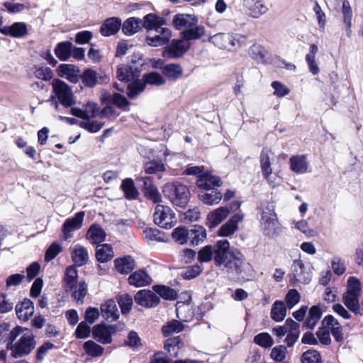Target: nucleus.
Wrapping results in <instances>:
<instances>
[{"label":"nucleus","mask_w":363,"mask_h":363,"mask_svg":"<svg viewBox=\"0 0 363 363\" xmlns=\"http://www.w3.org/2000/svg\"><path fill=\"white\" fill-rule=\"evenodd\" d=\"M153 363H195L193 360H177L172 361L169 358L165 356L163 353H156L152 359Z\"/></svg>","instance_id":"64"},{"label":"nucleus","mask_w":363,"mask_h":363,"mask_svg":"<svg viewBox=\"0 0 363 363\" xmlns=\"http://www.w3.org/2000/svg\"><path fill=\"white\" fill-rule=\"evenodd\" d=\"M294 276L296 281L308 284L311 280V272L304 266L301 260H295L293 264Z\"/></svg>","instance_id":"27"},{"label":"nucleus","mask_w":363,"mask_h":363,"mask_svg":"<svg viewBox=\"0 0 363 363\" xmlns=\"http://www.w3.org/2000/svg\"><path fill=\"white\" fill-rule=\"evenodd\" d=\"M121 187L127 199L134 200L138 197L139 192L138 191L132 179L127 178L123 180Z\"/></svg>","instance_id":"40"},{"label":"nucleus","mask_w":363,"mask_h":363,"mask_svg":"<svg viewBox=\"0 0 363 363\" xmlns=\"http://www.w3.org/2000/svg\"><path fill=\"white\" fill-rule=\"evenodd\" d=\"M117 331L114 325L98 324L93 328V337L99 342L106 345L112 342V335Z\"/></svg>","instance_id":"12"},{"label":"nucleus","mask_w":363,"mask_h":363,"mask_svg":"<svg viewBox=\"0 0 363 363\" xmlns=\"http://www.w3.org/2000/svg\"><path fill=\"white\" fill-rule=\"evenodd\" d=\"M321 314L320 308L318 306H312L309 311L308 317L305 322L306 327L313 329L320 319Z\"/></svg>","instance_id":"47"},{"label":"nucleus","mask_w":363,"mask_h":363,"mask_svg":"<svg viewBox=\"0 0 363 363\" xmlns=\"http://www.w3.org/2000/svg\"><path fill=\"white\" fill-rule=\"evenodd\" d=\"M322 324L329 332H331L336 341L340 342L342 340L343 336L341 325L332 315L325 317Z\"/></svg>","instance_id":"25"},{"label":"nucleus","mask_w":363,"mask_h":363,"mask_svg":"<svg viewBox=\"0 0 363 363\" xmlns=\"http://www.w3.org/2000/svg\"><path fill=\"white\" fill-rule=\"evenodd\" d=\"M80 79L85 86L94 87L97 83V72L94 69H86L80 74Z\"/></svg>","instance_id":"48"},{"label":"nucleus","mask_w":363,"mask_h":363,"mask_svg":"<svg viewBox=\"0 0 363 363\" xmlns=\"http://www.w3.org/2000/svg\"><path fill=\"white\" fill-rule=\"evenodd\" d=\"M165 167L160 161H150L145 164V171L147 174H155L164 171Z\"/></svg>","instance_id":"63"},{"label":"nucleus","mask_w":363,"mask_h":363,"mask_svg":"<svg viewBox=\"0 0 363 363\" xmlns=\"http://www.w3.org/2000/svg\"><path fill=\"white\" fill-rule=\"evenodd\" d=\"M290 169L298 174L308 172L309 162L305 155H294L289 159Z\"/></svg>","instance_id":"19"},{"label":"nucleus","mask_w":363,"mask_h":363,"mask_svg":"<svg viewBox=\"0 0 363 363\" xmlns=\"http://www.w3.org/2000/svg\"><path fill=\"white\" fill-rule=\"evenodd\" d=\"M21 336L11 348L14 358L21 357L29 354L35 347V340L33 332L26 328L16 326L9 335V340L13 342L17 337Z\"/></svg>","instance_id":"3"},{"label":"nucleus","mask_w":363,"mask_h":363,"mask_svg":"<svg viewBox=\"0 0 363 363\" xmlns=\"http://www.w3.org/2000/svg\"><path fill=\"white\" fill-rule=\"evenodd\" d=\"M135 301L141 306L153 308L158 305L160 297L150 290H140L135 294Z\"/></svg>","instance_id":"16"},{"label":"nucleus","mask_w":363,"mask_h":363,"mask_svg":"<svg viewBox=\"0 0 363 363\" xmlns=\"http://www.w3.org/2000/svg\"><path fill=\"white\" fill-rule=\"evenodd\" d=\"M289 323H290V325L286 333L285 342L288 347H292L299 337L300 325L292 319L290 320Z\"/></svg>","instance_id":"39"},{"label":"nucleus","mask_w":363,"mask_h":363,"mask_svg":"<svg viewBox=\"0 0 363 363\" xmlns=\"http://www.w3.org/2000/svg\"><path fill=\"white\" fill-rule=\"evenodd\" d=\"M145 85L146 83L152 85H162L165 83V79L163 77L157 72H150L143 76V80H142Z\"/></svg>","instance_id":"59"},{"label":"nucleus","mask_w":363,"mask_h":363,"mask_svg":"<svg viewBox=\"0 0 363 363\" xmlns=\"http://www.w3.org/2000/svg\"><path fill=\"white\" fill-rule=\"evenodd\" d=\"M34 76L44 81H50L53 77V72L52 69L45 66H35L33 68Z\"/></svg>","instance_id":"54"},{"label":"nucleus","mask_w":363,"mask_h":363,"mask_svg":"<svg viewBox=\"0 0 363 363\" xmlns=\"http://www.w3.org/2000/svg\"><path fill=\"white\" fill-rule=\"evenodd\" d=\"M184 328V325L181 321L173 320L162 327V333L164 335L167 336L174 333H180Z\"/></svg>","instance_id":"55"},{"label":"nucleus","mask_w":363,"mask_h":363,"mask_svg":"<svg viewBox=\"0 0 363 363\" xmlns=\"http://www.w3.org/2000/svg\"><path fill=\"white\" fill-rule=\"evenodd\" d=\"M287 349L284 345H279L272 349L270 357L276 362H282L286 356Z\"/></svg>","instance_id":"61"},{"label":"nucleus","mask_w":363,"mask_h":363,"mask_svg":"<svg viewBox=\"0 0 363 363\" xmlns=\"http://www.w3.org/2000/svg\"><path fill=\"white\" fill-rule=\"evenodd\" d=\"M342 13L344 23L347 27V34L349 36L351 33L352 11L350 3L347 0H344L342 2Z\"/></svg>","instance_id":"50"},{"label":"nucleus","mask_w":363,"mask_h":363,"mask_svg":"<svg viewBox=\"0 0 363 363\" xmlns=\"http://www.w3.org/2000/svg\"><path fill=\"white\" fill-rule=\"evenodd\" d=\"M106 234L99 225H92L86 233V238L92 244H99L105 240Z\"/></svg>","instance_id":"33"},{"label":"nucleus","mask_w":363,"mask_h":363,"mask_svg":"<svg viewBox=\"0 0 363 363\" xmlns=\"http://www.w3.org/2000/svg\"><path fill=\"white\" fill-rule=\"evenodd\" d=\"M155 291L164 299L174 300L177 298V292L169 287L157 286L155 287Z\"/></svg>","instance_id":"60"},{"label":"nucleus","mask_w":363,"mask_h":363,"mask_svg":"<svg viewBox=\"0 0 363 363\" xmlns=\"http://www.w3.org/2000/svg\"><path fill=\"white\" fill-rule=\"evenodd\" d=\"M142 26V20L137 18H129L123 24L122 30L127 35H132L138 32Z\"/></svg>","instance_id":"41"},{"label":"nucleus","mask_w":363,"mask_h":363,"mask_svg":"<svg viewBox=\"0 0 363 363\" xmlns=\"http://www.w3.org/2000/svg\"><path fill=\"white\" fill-rule=\"evenodd\" d=\"M254 342L257 345L264 348L270 347L274 344L272 337L267 333H262L255 335L254 337Z\"/></svg>","instance_id":"58"},{"label":"nucleus","mask_w":363,"mask_h":363,"mask_svg":"<svg viewBox=\"0 0 363 363\" xmlns=\"http://www.w3.org/2000/svg\"><path fill=\"white\" fill-rule=\"evenodd\" d=\"M84 215V211H80L77 213L73 218L65 220L62 226L63 238L65 240L71 239L73 237V233L82 228Z\"/></svg>","instance_id":"13"},{"label":"nucleus","mask_w":363,"mask_h":363,"mask_svg":"<svg viewBox=\"0 0 363 363\" xmlns=\"http://www.w3.org/2000/svg\"><path fill=\"white\" fill-rule=\"evenodd\" d=\"M272 203L265 202L260 206L259 228L262 234L269 239L279 236L283 227L279 223Z\"/></svg>","instance_id":"4"},{"label":"nucleus","mask_w":363,"mask_h":363,"mask_svg":"<svg viewBox=\"0 0 363 363\" xmlns=\"http://www.w3.org/2000/svg\"><path fill=\"white\" fill-rule=\"evenodd\" d=\"M77 270L75 267L70 266L66 269L63 286L67 291L73 290L76 284L79 283L77 282Z\"/></svg>","instance_id":"34"},{"label":"nucleus","mask_w":363,"mask_h":363,"mask_svg":"<svg viewBox=\"0 0 363 363\" xmlns=\"http://www.w3.org/2000/svg\"><path fill=\"white\" fill-rule=\"evenodd\" d=\"M166 23L164 18L157 16L154 13H149L145 16L142 26L148 31H155L161 28Z\"/></svg>","instance_id":"28"},{"label":"nucleus","mask_w":363,"mask_h":363,"mask_svg":"<svg viewBox=\"0 0 363 363\" xmlns=\"http://www.w3.org/2000/svg\"><path fill=\"white\" fill-rule=\"evenodd\" d=\"M200 199L206 205L213 206L218 204L222 199L220 192L211 191V193H203L199 194Z\"/></svg>","instance_id":"51"},{"label":"nucleus","mask_w":363,"mask_h":363,"mask_svg":"<svg viewBox=\"0 0 363 363\" xmlns=\"http://www.w3.org/2000/svg\"><path fill=\"white\" fill-rule=\"evenodd\" d=\"M143 63L133 62L131 65H120L117 67L116 77L125 84H128L127 94L133 99L143 92L145 89V83L139 79Z\"/></svg>","instance_id":"2"},{"label":"nucleus","mask_w":363,"mask_h":363,"mask_svg":"<svg viewBox=\"0 0 363 363\" xmlns=\"http://www.w3.org/2000/svg\"><path fill=\"white\" fill-rule=\"evenodd\" d=\"M152 279L143 269H139L132 273L128 277V283L136 287H143L150 284Z\"/></svg>","instance_id":"26"},{"label":"nucleus","mask_w":363,"mask_h":363,"mask_svg":"<svg viewBox=\"0 0 363 363\" xmlns=\"http://www.w3.org/2000/svg\"><path fill=\"white\" fill-rule=\"evenodd\" d=\"M114 256L113 250L111 245L102 244L96 246V257L100 262H106Z\"/></svg>","instance_id":"38"},{"label":"nucleus","mask_w":363,"mask_h":363,"mask_svg":"<svg viewBox=\"0 0 363 363\" xmlns=\"http://www.w3.org/2000/svg\"><path fill=\"white\" fill-rule=\"evenodd\" d=\"M164 196L174 205L184 206L189 199V191L186 186L180 183H169L163 189Z\"/></svg>","instance_id":"8"},{"label":"nucleus","mask_w":363,"mask_h":363,"mask_svg":"<svg viewBox=\"0 0 363 363\" xmlns=\"http://www.w3.org/2000/svg\"><path fill=\"white\" fill-rule=\"evenodd\" d=\"M184 345L181 338L177 336L167 339L164 342V349L169 355L177 357Z\"/></svg>","instance_id":"36"},{"label":"nucleus","mask_w":363,"mask_h":363,"mask_svg":"<svg viewBox=\"0 0 363 363\" xmlns=\"http://www.w3.org/2000/svg\"><path fill=\"white\" fill-rule=\"evenodd\" d=\"M189 40L184 38L173 40L170 45L165 47L163 56L167 58H177L182 56L190 46Z\"/></svg>","instance_id":"14"},{"label":"nucleus","mask_w":363,"mask_h":363,"mask_svg":"<svg viewBox=\"0 0 363 363\" xmlns=\"http://www.w3.org/2000/svg\"><path fill=\"white\" fill-rule=\"evenodd\" d=\"M230 210L227 207H219L210 212L207 217L208 224L210 228H214L219 225L229 214Z\"/></svg>","instance_id":"30"},{"label":"nucleus","mask_w":363,"mask_h":363,"mask_svg":"<svg viewBox=\"0 0 363 363\" xmlns=\"http://www.w3.org/2000/svg\"><path fill=\"white\" fill-rule=\"evenodd\" d=\"M216 266L225 270L229 274L239 275L244 264V258L242 253L235 249L230 248V243L227 240L217 241Z\"/></svg>","instance_id":"1"},{"label":"nucleus","mask_w":363,"mask_h":363,"mask_svg":"<svg viewBox=\"0 0 363 363\" xmlns=\"http://www.w3.org/2000/svg\"><path fill=\"white\" fill-rule=\"evenodd\" d=\"M177 315L181 321L188 322L192 318L193 312L189 305L177 303Z\"/></svg>","instance_id":"52"},{"label":"nucleus","mask_w":363,"mask_h":363,"mask_svg":"<svg viewBox=\"0 0 363 363\" xmlns=\"http://www.w3.org/2000/svg\"><path fill=\"white\" fill-rule=\"evenodd\" d=\"M118 303L121 307L122 313L125 314L130 311L133 306V299L130 295L124 294L121 296Z\"/></svg>","instance_id":"62"},{"label":"nucleus","mask_w":363,"mask_h":363,"mask_svg":"<svg viewBox=\"0 0 363 363\" xmlns=\"http://www.w3.org/2000/svg\"><path fill=\"white\" fill-rule=\"evenodd\" d=\"M121 26V21L118 18H110L101 25L100 32L104 36L116 34Z\"/></svg>","instance_id":"31"},{"label":"nucleus","mask_w":363,"mask_h":363,"mask_svg":"<svg viewBox=\"0 0 363 363\" xmlns=\"http://www.w3.org/2000/svg\"><path fill=\"white\" fill-rule=\"evenodd\" d=\"M115 267L121 274H127L130 272L135 266L134 259L130 256L115 259Z\"/></svg>","instance_id":"35"},{"label":"nucleus","mask_w":363,"mask_h":363,"mask_svg":"<svg viewBox=\"0 0 363 363\" xmlns=\"http://www.w3.org/2000/svg\"><path fill=\"white\" fill-rule=\"evenodd\" d=\"M154 221L158 226L169 229L176 225L177 218L169 206L158 204L154 213Z\"/></svg>","instance_id":"10"},{"label":"nucleus","mask_w":363,"mask_h":363,"mask_svg":"<svg viewBox=\"0 0 363 363\" xmlns=\"http://www.w3.org/2000/svg\"><path fill=\"white\" fill-rule=\"evenodd\" d=\"M85 353L91 357H99L103 355L104 349L93 340H88L83 344Z\"/></svg>","instance_id":"44"},{"label":"nucleus","mask_w":363,"mask_h":363,"mask_svg":"<svg viewBox=\"0 0 363 363\" xmlns=\"http://www.w3.org/2000/svg\"><path fill=\"white\" fill-rule=\"evenodd\" d=\"M72 47L70 42L60 43L55 49V54L60 60L66 61L71 56Z\"/></svg>","instance_id":"45"},{"label":"nucleus","mask_w":363,"mask_h":363,"mask_svg":"<svg viewBox=\"0 0 363 363\" xmlns=\"http://www.w3.org/2000/svg\"><path fill=\"white\" fill-rule=\"evenodd\" d=\"M198 19L194 15L179 13L174 16L173 25L177 30H183L182 38L185 40H196L205 33L203 26H198Z\"/></svg>","instance_id":"5"},{"label":"nucleus","mask_w":363,"mask_h":363,"mask_svg":"<svg viewBox=\"0 0 363 363\" xmlns=\"http://www.w3.org/2000/svg\"><path fill=\"white\" fill-rule=\"evenodd\" d=\"M52 93L58 101L65 107L75 104V97L71 87L64 81L55 79L52 82Z\"/></svg>","instance_id":"9"},{"label":"nucleus","mask_w":363,"mask_h":363,"mask_svg":"<svg viewBox=\"0 0 363 363\" xmlns=\"http://www.w3.org/2000/svg\"><path fill=\"white\" fill-rule=\"evenodd\" d=\"M0 32L13 38H23L28 33L27 25L23 22H15L11 26L0 28Z\"/></svg>","instance_id":"20"},{"label":"nucleus","mask_w":363,"mask_h":363,"mask_svg":"<svg viewBox=\"0 0 363 363\" xmlns=\"http://www.w3.org/2000/svg\"><path fill=\"white\" fill-rule=\"evenodd\" d=\"M101 315L108 321H115L119 318V311L116 302L113 299H108L101 303Z\"/></svg>","instance_id":"23"},{"label":"nucleus","mask_w":363,"mask_h":363,"mask_svg":"<svg viewBox=\"0 0 363 363\" xmlns=\"http://www.w3.org/2000/svg\"><path fill=\"white\" fill-rule=\"evenodd\" d=\"M189 242L192 245H198L203 241L206 237V229L201 226L195 225L189 229Z\"/></svg>","instance_id":"37"},{"label":"nucleus","mask_w":363,"mask_h":363,"mask_svg":"<svg viewBox=\"0 0 363 363\" xmlns=\"http://www.w3.org/2000/svg\"><path fill=\"white\" fill-rule=\"evenodd\" d=\"M302 363H322L320 354L314 350L305 352L301 357Z\"/></svg>","instance_id":"57"},{"label":"nucleus","mask_w":363,"mask_h":363,"mask_svg":"<svg viewBox=\"0 0 363 363\" xmlns=\"http://www.w3.org/2000/svg\"><path fill=\"white\" fill-rule=\"evenodd\" d=\"M196 184L199 188L208 190L220 186L221 180L218 177L213 175L208 172H205L197 179Z\"/></svg>","instance_id":"24"},{"label":"nucleus","mask_w":363,"mask_h":363,"mask_svg":"<svg viewBox=\"0 0 363 363\" xmlns=\"http://www.w3.org/2000/svg\"><path fill=\"white\" fill-rule=\"evenodd\" d=\"M361 294L360 280L356 277H350L347 281L346 291L342 295V301L351 311L354 313L358 311Z\"/></svg>","instance_id":"6"},{"label":"nucleus","mask_w":363,"mask_h":363,"mask_svg":"<svg viewBox=\"0 0 363 363\" xmlns=\"http://www.w3.org/2000/svg\"><path fill=\"white\" fill-rule=\"evenodd\" d=\"M154 32L155 33H149L145 40L147 44L152 47L166 45L172 38V31L168 28L162 27Z\"/></svg>","instance_id":"15"},{"label":"nucleus","mask_w":363,"mask_h":363,"mask_svg":"<svg viewBox=\"0 0 363 363\" xmlns=\"http://www.w3.org/2000/svg\"><path fill=\"white\" fill-rule=\"evenodd\" d=\"M217 242L212 245H206L201 248L198 252V259L200 262H208L214 259L216 254Z\"/></svg>","instance_id":"46"},{"label":"nucleus","mask_w":363,"mask_h":363,"mask_svg":"<svg viewBox=\"0 0 363 363\" xmlns=\"http://www.w3.org/2000/svg\"><path fill=\"white\" fill-rule=\"evenodd\" d=\"M72 297L79 304L84 303V298L87 294V285L85 281H81L73 289Z\"/></svg>","instance_id":"49"},{"label":"nucleus","mask_w":363,"mask_h":363,"mask_svg":"<svg viewBox=\"0 0 363 363\" xmlns=\"http://www.w3.org/2000/svg\"><path fill=\"white\" fill-rule=\"evenodd\" d=\"M243 6L247 13L257 18L266 13L268 7L262 0H243Z\"/></svg>","instance_id":"17"},{"label":"nucleus","mask_w":363,"mask_h":363,"mask_svg":"<svg viewBox=\"0 0 363 363\" xmlns=\"http://www.w3.org/2000/svg\"><path fill=\"white\" fill-rule=\"evenodd\" d=\"M189 229L185 227H178L175 228L172 233V238L175 241L181 245L189 242Z\"/></svg>","instance_id":"56"},{"label":"nucleus","mask_w":363,"mask_h":363,"mask_svg":"<svg viewBox=\"0 0 363 363\" xmlns=\"http://www.w3.org/2000/svg\"><path fill=\"white\" fill-rule=\"evenodd\" d=\"M71 257L75 265L78 267L86 264L89 260V253L86 249L79 244L72 248Z\"/></svg>","instance_id":"29"},{"label":"nucleus","mask_w":363,"mask_h":363,"mask_svg":"<svg viewBox=\"0 0 363 363\" xmlns=\"http://www.w3.org/2000/svg\"><path fill=\"white\" fill-rule=\"evenodd\" d=\"M269 154L270 151L267 149H264L261 152L259 157L260 168L263 178L269 184L274 186L278 184L279 176L277 173L272 171Z\"/></svg>","instance_id":"11"},{"label":"nucleus","mask_w":363,"mask_h":363,"mask_svg":"<svg viewBox=\"0 0 363 363\" xmlns=\"http://www.w3.org/2000/svg\"><path fill=\"white\" fill-rule=\"evenodd\" d=\"M15 310L18 318L26 322L33 315L34 305L30 300L25 298L16 304Z\"/></svg>","instance_id":"22"},{"label":"nucleus","mask_w":363,"mask_h":363,"mask_svg":"<svg viewBox=\"0 0 363 363\" xmlns=\"http://www.w3.org/2000/svg\"><path fill=\"white\" fill-rule=\"evenodd\" d=\"M57 74L71 83H77L80 79V69L74 65L62 64L57 69Z\"/></svg>","instance_id":"18"},{"label":"nucleus","mask_w":363,"mask_h":363,"mask_svg":"<svg viewBox=\"0 0 363 363\" xmlns=\"http://www.w3.org/2000/svg\"><path fill=\"white\" fill-rule=\"evenodd\" d=\"M162 233L157 228H145L143 232V236L147 243L162 240Z\"/></svg>","instance_id":"53"},{"label":"nucleus","mask_w":363,"mask_h":363,"mask_svg":"<svg viewBox=\"0 0 363 363\" xmlns=\"http://www.w3.org/2000/svg\"><path fill=\"white\" fill-rule=\"evenodd\" d=\"M243 214L238 213L233 216L218 230V235L227 237L233 235L238 229V223L242 221Z\"/></svg>","instance_id":"21"},{"label":"nucleus","mask_w":363,"mask_h":363,"mask_svg":"<svg viewBox=\"0 0 363 363\" xmlns=\"http://www.w3.org/2000/svg\"><path fill=\"white\" fill-rule=\"evenodd\" d=\"M208 41L220 49L236 50L245 43V37L240 34L219 33L208 38Z\"/></svg>","instance_id":"7"},{"label":"nucleus","mask_w":363,"mask_h":363,"mask_svg":"<svg viewBox=\"0 0 363 363\" xmlns=\"http://www.w3.org/2000/svg\"><path fill=\"white\" fill-rule=\"evenodd\" d=\"M286 315L285 304L281 301H276L271 309V318L276 322L282 321Z\"/></svg>","instance_id":"43"},{"label":"nucleus","mask_w":363,"mask_h":363,"mask_svg":"<svg viewBox=\"0 0 363 363\" xmlns=\"http://www.w3.org/2000/svg\"><path fill=\"white\" fill-rule=\"evenodd\" d=\"M248 54L251 58L259 63L265 64L268 62V52L260 45L254 44L250 46Z\"/></svg>","instance_id":"32"},{"label":"nucleus","mask_w":363,"mask_h":363,"mask_svg":"<svg viewBox=\"0 0 363 363\" xmlns=\"http://www.w3.org/2000/svg\"><path fill=\"white\" fill-rule=\"evenodd\" d=\"M162 74L169 79L175 81L182 77L183 70L178 64H169L162 69Z\"/></svg>","instance_id":"42"}]
</instances>
